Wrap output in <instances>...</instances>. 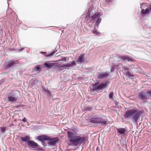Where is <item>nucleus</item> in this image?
<instances>
[{"instance_id": "20e7f679", "label": "nucleus", "mask_w": 151, "mask_h": 151, "mask_svg": "<svg viewBox=\"0 0 151 151\" xmlns=\"http://www.w3.org/2000/svg\"><path fill=\"white\" fill-rule=\"evenodd\" d=\"M19 92L16 91V93L10 92L8 93L7 97L5 99V100L9 102L13 103L17 101L18 100V97L17 94Z\"/></svg>"}, {"instance_id": "9b49d317", "label": "nucleus", "mask_w": 151, "mask_h": 151, "mask_svg": "<svg viewBox=\"0 0 151 151\" xmlns=\"http://www.w3.org/2000/svg\"><path fill=\"white\" fill-rule=\"evenodd\" d=\"M76 65V63H75V61H74L70 62L68 63L63 64L64 68L65 69H68L69 68L72 67L74 65L75 66Z\"/></svg>"}, {"instance_id": "f3484780", "label": "nucleus", "mask_w": 151, "mask_h": 151, "mask_svg": "<svg viewBox=\"0 0 151 151\" xmlns=\"http://www.w3.org/2000/svg\"><path fill=\"white\" fill-rule=\"evenodd\" d=\"M117 130L118 133L122 134H124L126 131V130L125 129L122 128H117Z\"/></svg>"}, {"instance_id": "7c9ffc66", "label": "nucleus", "mask_w": 151, "mask_h": 151, "mask_svg": "<svg viewBox=\"0 0 151 151\" xmlns=\"http://www.w3.org/2000/svg\"><path fill=\"white\" fill-rule=\"evenodd\" d=\"M93 32L94 34H95L96 35H99L100 34L96 30H95L93 31Z\"/></svg>"}, {"instance_id": "2eb2a0df", "label": "nucleus", "mask_w": 151, "mask_h": 151, "mask_svg": "<svg viewBox=\"0 0 151 151\" xmlns=\"http://www.w3.org/2000/svg\"><path fill=\"white\" fill-rule=\"evenodd\" d=\"M84 55L83 54H81L78 58L76 62L78 63H81L83 62L84 60Z\"/></svg>"}, {"instance_id": "2f4dec72", "label": "nucleus", "mask_w": 151, "mask_h": 151, "mask_svg": "<svg viewBox=\"0 0 151 151\" xmlns=\"http://www.w3.org/2000/svg\"><path fill=\"white\" fill-rule=\"evenodd\" d=\"M114 68L113 67H111V72H112L114 71Z\"/></svg>"}, {"instance_id": "cd10ccee", "label": "nucleus", "mask_w": 151, "mask_h": 151, "mask_svg": "<svg viewBox=\"0 0 151 151\" xmlns=\"http://www.w3.org/2000/svg\"><path fill=\"white\" fill-rule=\"evenodd\" d=\"M146 93L147 97H151V90L147 91Z\"/></svg>"}, {"instance_id": "1a4fd4ad", "label": "nucleus", "mask_w": 151, "mask_h": 151, "mask_svg": "<svg viewBox=\"0 0 151 151\" xmlns=\"http://www.w3.org/2000/svg\"><path fill=\"white\" fill-rule=\"evenodd\" d=\"M139 98L142 101H145L147 99L148 97L146 92L142 91L138 94Z\"/></svg>"}, {"instance_id": "b1692460", "label": "nucleus", "mask_w": 151, "mask_h": 151, "mask_svg": "<svg viewBox=\"0 0 151 151\" xmlns=\"http://www.w3.org/2000/svg\"><path fill=\"white\" fill-rule=\"evenodd\" d=\"M44 90L45 91V92H46L47 94L49 96H50L51 95V93L50 92V91H49L48 90L47 88H44Z\"/></svg>"}, {"instance_id": "473e14b6", "label": "nucleus", "mask_w": 151, "mask_h": 151, "mask_svg": "<svg viewBox=\"0 0 151 151\" xmlns=\"http://www.w3.org/2000/svg\"><path fill=\"white\" fill-rule=\"evenodd\" d=\"M24 122H26L27 121V119L26 118H24L22 120Z\"/></svg>"}, {"instance_id": "39448f33", "label": "nucleus", "mask_w": 151, "mask_h": 151, "mask_svg": "<svg viewBox=\"0 0 151 151\" xmlns=\"http://www.w3.org/2000/svg\"><path fill=\"white\" fill-rule=\"evenodd\" d=\"M109 82L108 81L105 82H103L99 85V83H96L91 85L90 88L91 91H92L96 90L100 91L102 89L106 87L108 85Z\"/></svg>"}, {"instance_id": "f8f14e48", "label": "nucleus", "mask_w": 151, "mask_h": 151, "mask_svg": "<svg viewBox=\"0 0 151 151\" xmlns=\"http://www.w3.org/2000/svg\"><path fill=\"white\" fill-rule=\"evenodd\" d=\"M36 138L38 140L41 141L42 143L45 142L44 140L47 141V140L49 139L48 137V136L47 135L38 136L36 137Z\"/></svg>"}, {"instance_id": "4be33fe9", "label": "nucleus", "mask_w": 151, "mask_h": 151, "mask_svg": "<svg viewBox=\"0 0 151 151\" xmlns=\"http://www.w3.org/2000/svg\"><path fill=\"white\" fill-rule=\"evenodd\" d=\"M125 75L127 77H134L133 75L130 73L129 71L126 72Z\"/></svg>"}, {"instance_id": "f704fd0d", "label": "nucleus", "mask_w": 151, "mask_h": 151, "mask_svg": "<svg viewBox=\"0 0 151 151\" xmlns=\"http://www.w3.org/2000/svg\"><path fill=\"white\" fill-rule=\"evenodd\" d=\"M45 142H43V143H42V144L44 145V146H45Z\"/></svg>"}, {"instance_id": "4468645a", "label": "nucleus", "mask_w": 151, "mask_h": 151, "mask_svg": "<svg viewBox=\"0 0 151 151\" xmlns=\"http://www.w3.org/2000/svg\"><path fill=\"white\" fill-rule=\"evenodd\" d=\"M109 74L107 72H105L103 73L99 74L98 76V78L99 79H102L106 77L109 76Z\"/></svg>"}, {"instance_id": "c9c22d12", "label": "nucleus", "mask_w": 151, "mask_h": 151, "mask_svg": "<svg viewBox=\"0 0 151 151\" xmlns=\"http://www.w3.org/2000/svg\"><path fill=\"white\" fill-rule=\"evenodd\" d=\"M140 5L141 6L143 5V4H140Z\"/></svg>"}, {"instance_id": "ddd939ff", "label": "nucleus", "mask_w": 151, "mask_h": 151, "mask_svg": "<svg viewBox=\"0 0 151 151\" xmlns=\"http://www.w3.org/2000/svg\"><path fill=\"white\" fill-rule=\"evenodd\" d=\"M18 63L17 60H15V61L12 60L9 63L6 65V67L7 69H8L10 67L14 66L15 64Z\"/></svg>"}, {"instance_id": "72a5a7b5", "label": "nucleus", "mask_w": 151, "mask_h": 151, "mask_svg": "<svg viewBox=\"0 0 151 151\" xmlns=\"http://www.w3.org/2000/svg\"><path fill=\"white\" fill-rule=\"evenodd\" d=\"M38 150H42V148H41L40 149H38Z\"/></svg>"}, {"instance_id": "bb28decb", "label": "nucleus", "mask_w": 151, "mask_h": 151, "mask_svg": "<svg viewBox=\"0 0 151 151\" xmlns=\"http://www.w3.org/2000/svg\"><path fill=\"white\" fill-rule=\"evenodd\" d=\"M113 92H111L109 94V98L110 99H113Z\"/></svg>"}, {"instance_id": "a878e982", "label": "nucleus", "mask_w": 151, "mask_h": 151, "mask_svg": "<svg viewBox=\"0 0 151 151\" xmlns=\"http://www.w3.org/2000/svg\"><path fill=\"white\" fill-rule=\"evenodd\" d=\"M122 67L124 71H128L129 70V68L127 66H122Z\"/></svg>"}, {"instance_id": "7ed1b4c3", "label": "nucleus", "mask_w": 151, "mask_h": 151, "mask_svg": "<svg viewBox=\"0 0 151 151\" xmlns=\"http://www.w3.org/2000/svg\"><path fill=\"white\" fill-rule=\"evenodd\" d=\"M90 122L97 124V125H104L106 124L107 122L100 118L98 114L93 116L90 121Z\"/></svg>"}, {"instance_id": "dca6fc26", "label": "nucleus", "mask_w": 151, "mask_h": 151, "mask_svg": "<svg viewBox=\"0 0 151 151\" xmlns=\"http://www.w3.org/2000/svg\"><path fill=\"white\" fill-rule=\"evenodd\" d=\"M20 139L23 142H26L30 140H29L30 139V138L29 136L26 135L24 137H21Z\"/></svg>"}, {"instance_id": "aec40b11", "label": "nucleus", "mask_w": 151, "mask_h": 151, "mask_svg": "<svg viewBox=\"0 0 151 151\" xmlns=\"http://www.w3.org/2000/svg\"><path fill=\"white\" fill-rule=\"evenodd\" d=\"M53 64V63H44V65L46 68L50 69L52 67Z\"/></svg>"}, {"instance_id": "f257e3e1", "label": "nucleus", "mask_w": 151, "mask_h": 151, "mask_svg": "<svg viewBox=\"0 0 151 151\" xmlns=\"http://www.w3.org/2000/svg\"><path fill=\"white\" fill-rule=\"evenodd\" d=\"M72 131L73 132L68 131L67 132L69 145L76 146L82 143L84 144L86 140V137L77 135L78 131L75 129H72Z\"/></svg>"}, {"instance_id": "423d86ee", "label": "nucleus", "mask_w": 151, "mask_h": 151, "mask_svg": "<svg viewBox=\"0 0 151 151\" xmlns=\"http://www.w3.org/2000/svg\"><path fill=\"white\" fill-rule=\"evenodd\" d=\"M100 13L97 12L95 14L91 17V18H92L91 21H94L96 20L95 23L96 27H94L95 29H96L98 28L99 24L101 21V19L100 18Z\"/></svg>"}, {"instance_id": "f03ea898", "label": "nucleus", "mask_w": 151, "mask_h": 151, "mask_svg": "<svg viewBox=\"0 0 151 151\" xmlns=\"http://www.w3.org/2000/svg\"><path fill=\"white\" fill-rule=\"evenodd\" d=\"M143 114L142 111L135 109L129 110L126 112L124 115L125 118H132L133 122L137 123L139 120V118Z\"/></svg>"}, {"instance_id": "393cba45", "label": "nucleus", "mask_w": 151, "mask_h": 151, "mask_svg": "<svg viewBox=\"0 0 151 151\" xmlns=\"http://www.w3.org/2000/svg\"><path fill=\"white\" fill-rule=\"evenodd\" d=\"M92 109V107L88 106V107H86L84 109L86 111H90Z\"/></svg>"}, {"instance_id": "412c9836", "label": "nucleus", "mask_w": 151, "mask_h": 151, "mask_svg": "<svg viewBox=\"0 0 151 151\" xmlns=\"http://www.w3.org/2000/svg\"><path fill=\"white\" fill-rule=\"evenodd\" d=\"M149 12V9L148 8H147L145 10L143 9L141 10V13L142 14H145Z\"/></svg>"}, {"instance_id": "0eeeda50", "label": "nucleus", "mask_w": 151, "mask_h": 151, "mask_svg": "<svg viewBox=\"0 0 151 151\" xmlns=\"http://www.w3.org/2000/svg\"><path fill=\"white\" fill-rule=\"evenodd\" d=\"M48 137L49 139L47 140V141H49L48 142V144L49 145L54 146L56 143L59 142L58 139L57 137L51 138L48 136Z\"/></svg>"}, {"instance_id": "6ab92c4d", "label": "nucleus", "mask_w": 151, "mask_h": 151, "mask_svg": "<svg viewBox=\"0 0 151 151\" xmlns=\"http://www.w3.org/2000/svg\"><path fill=\"white\" fill-rule=\"evenodd\" d=\"M41 53H44L46 57H50L54 55L55 52L54 51L52 52L49 54H47V52H41Z\"/></svg>"}, {"instance_id": "c85d7f7f", "label": "nucleus", "mask_w": 151, "mask_h": 151, "mask_svg": "<svg viewBox=\"0 0 151 151\" xmlns=\"http://www.w3.org/2000/svg\"><path fill=\"white\" fill-rule=\"evenodd\" d=\"M0 129L1 130L0 132L1 133H2L4 132L6 130V128L5 127H1L0 128Z\"/></svg>"}, {"instance_id": "9d476101", "label": "nucleus", "mask_w": 151, "mask_h": 151, "mask_svg": "<svg viewBox=\"0 0 151 151\" xmlns=\"http://www.w3.org/2000/svg\"><path fill=\"white\" fill-rule=\"evenodd\" d=\"M27 144L29 147L33 149L39 147L38 144L33 141L29 140L27 142Z\"/></svg>"}, {"instance_id": "6e6552de", "label": "nucleus", "mask_w": 151, "mask_h": 151, "mask_svg": "<svg viewBox=\"0 0 151 151\" xmlns=\"http://www.w3.org/2000/svg\"><path fill=\"white\" fill-rule=\"evenodd\" d=\"M118 58L121 60H126L128 61H134V60L133 58L129 57L127 55H119Z\"/></svg>"}, {"instance_id": "a211bd4d", "label": "nucleus", "mask_w": 151, "mask_h": 151, "mask_svg": "<svg viewBox=\"0 0 151 151\" xmlns=\"http://www.w3.org/2000/svg\"><path fill=\"white\" fill-rule=\"evenodd\" d=\"M42 68V66L40 65H39L37 67H35L34 69L33 70L34 71L38 72V73H39L40 71H41Z\"/></svg>"}, {"instance_id": "5701e85b", "label": "nucleus", "mask_w": 151, "mask_h": 151, "mask_svg": "<svg viewBox=\"0 0 151 151\" xmlns=\"http://www.w3.org/2000/svg\"><path fill=\"white\" fill-rule=\"evenodd\" d=\"M56 68H58V70L60 71H61L64 68V67L63 66V64L62 65V66H60L59 65L56 66Z\"/></svg>"}, {"instance_id": "c756f323", "label": "nucleus", "mask_w": 151, "mask_h": 151, "mask_svg": "<svg viewBox=\"0 0 151 151\" xmlns=\"http://www.w3.org/2000/svg\"><path fill=\"white\" fill-rule=\"evenodd\" d=\"M114 0H106L105 2L106 3L110 4V3L112 2Z\"/></svg>"}]
</instances>
